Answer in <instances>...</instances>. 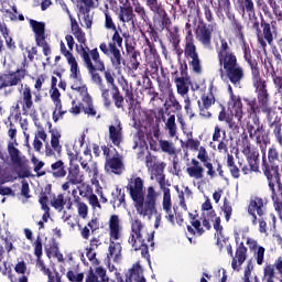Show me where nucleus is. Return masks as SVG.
<instances>
[{
	"label": "nucleus",
	"instance_id": "obj_39",
	"mask_svg": "<svg viewBox=\"0 0 282 282\" xmlns=\"http://www.w3.org/2000/svg\"><path fill=\"white\" fill-rule=\"evenodd\" d=\"M67 202H70V199L65 197L63 194H57L52 197L50 204L55 210L63 213L65 206H67Z\"/></svg>",
	"mask_w": 282,
	"mask_h": 282
},
{
	"label": "nucleus",
	"instance_id": "obj_45",
	"mask_svg": "<svg viewBox=\"0 0 282 282\" xmlns=\"http://www.w3.org/2000/svg\"><path fill=\"white\" fill-rule=\"evenodd\" d=\"M165 131H167L170 138H176L177 140V123H175V115H171L165 121Z\"/></svg>",
	"mask_w": 282,
	"mask_h": 282
},
{
	"label": "nucleus",
	"instance_id": "obj_29",
	"mask_svg": "<svg viewBox=\"0 0 282 282\" xmlns=\"http://www.w3.org/2000/svg\"><path fill=\"white\" fill-rule=\"evenodd\" d=\"M70 31L73 36H75L76 41L80 44L78 52H80V47H88V46H85V43H87V37L85 36V32L83 31V29H80V25H78V22L76 21V19H72Z\"/></svg>",
	"mask_w": 282,
	"mask_h": 282
},
{
	"label": "nucleus",
	"instance_id": "obj_55",
	"mask_svg": "<svg viewBox=\"0 0 282 282\" xmlns=\"http://www.w3.org/2000/svg\"><path fill=\"white\" fill-rule=\"evenodd\" d=\"M145 6L151 12H154V14H164V9L160 8L158 0H145Z\"/></svg>",
	"mask_w": 282,
	"mask_h": 282
},
{
	"label": "nucleus",
	"instance_id": "obj_44",
	"mask_svg": "<svg viewBox=\"0 0 282 282\" xmlns=\"http://www.w3.org/2000/svg\"><path fill=\"white\" fill-rule=\"evenodd\" d=\"M144 278V272L140 263H135L128 272V279L130 282L139 281L140 279Z\"/></svg>",
	"mask_w": 282,
	"mask_h": 282
},
{
	"label": "nucleus",
	"instance_id": "obj_50",
	"mask_svg": "<svg viewBox=\"0 0 282 282\" xmlns=\"http://www.w3.org/2000/svg\"><path fill=\"white\" fill-rule=\"evenodd\" d=\"M112 100L117 109H122L124 107V97L120 94V88L111 90Z\"/></svg>",
	"mask_w": 282,
	"mask_h": 282
},
{
	"label": "nucleus",
	"instance_id": "obj_46",
	"mask_svg": "<svg viewBox=\"0 0 282 282\" xmlns=\"http://www.w3.org/2000/svg\"><path fill=\"white\" fill-rule=\"evenodd\" d=\"M51 171L53 177H65V175H67V170H65V163L61 160L51 165Z\"/></svg>",
	"mask_w": 282,
	"mask_h": 282
},
{
	"label": "nucleus",
	"instance_id": "obj_64",
	"mask_svg": "<svg viewBox=\"0 0 282 282\" xmlns=\"http://www.w3.org/2000/svg\"><path fill=\"white\" fill-rule=\"evenodd\" d=\"M272 126L274 127L273 135H274L278 144H280V147H282V128H281V123H272Z\"/></svg>",
	"mask_w": 282,
	"mask_h": 282
},
{
	"label": "nucleus",
	"instance_id": "obj_3",
	"mask_svg": "<svg viewBox=\"0 0 282 282\" xmlns=\"http://www.w3.org/2000/svg\"><path fill=\"white\" fill-rule=\"evenodd\" d=\"M166 164L163 162L149 170L150 180H155L160 185L161 191H163V200L162 208L163 213H165V219L170 221V224H175V207H173V202L171 200V189L166 187V178L164 176V167Z\"/></svg>",
	"mask_w": 282,
	"mask_h": 282
},
{
	"label": "nucleus",
	"instance_id": "obj_22",
	"mask_svg": "<svg viewBox=\"0 0 282 282\" xmlns=\"http://www.w3.org/2000/svg\"><path fill=\"white\" fill-rule=\"evenodd\" d=\"M247 246H249L257 265H263L265 263V248L252 238H247Z\"/></svg>",
	"mask_w": 282,
	"mask_h": 282
},
{
	"label": "nucleus",
	"instance_id": "obj_27",
	"mask_svg": "<svg viewBox=\"0 0 282 282\" xmlns=\"http://www.w3.org/2000/svg\"><path fill=\"white\" fill-rule=\"evenodd\" d=\"M256 94L260 111H262V113H265L267 117L270 119V116H272V107L270 106V93H268V90H262Z\"/></svg>",
	"mask_w": 282,
	"mask_h": 282
},
{
	"label": "nucleus",
	"instance_id": "obj_35",
	"mask_svg": "<svg viewBox=\"0 0 282 282\" xmlns=\"http://www.w3.org/2000/svg\"><path fill=\"white\" fill-rule=\"evenodd\" d=\"M128 3H130L132 12L138 14L143 23H148L149 15L147 14V9L142 6V2H140V0H128Z\"/></svg>",
	"mask_w": 282,
	"mask_h": 282
},
{
	"label": "nucleus",
	"instance_id": "obj_30",
	"mask_svg": "<svg viewBox=\"0 0 282 282\" xmlns=\"http://www.w3.org/2000/svg\"><path fill=\"white\" fill-rule=\"evenodd\" d=\"M262 171H263V174L265 175V177H268V174L267 172H271V171H275L276 173V176H278V182L274 183V187L278 186V194H276V197L280 199V202L282 203V185H281V178L279 177V166L276 165H269L267 162H265V156L263 158V161H262Z\"/></svg>",
	"mask_w": 282,
	"mask_h": 282
},
{
	"label": "nucleus",
	"instance_id": "obj_20",
	"mask_svg": "<svg viewBox=\"0 0 282 282\" xmlns=\"http://www.w3.org/2000/svg\"><path fill=\"white\" fill-rule=\"evenodd\" d=\"M85 159L80 158V166L88 173L91 178V183L94 184V180L98 178V163L91 162V152L89 150L84 151Z\"/></svg>",
	"mask_w": 282,
	"mask_h": 282
},
{
	"label": "nucleus",
	"instance_id": "obj_9",
	"mask_svg": "<svg viewBox=\"0 0 282 282\" xmlns=\"http://www.w3.org/2000/svg\"><path fill=\"white\" fill-rule=\"evenodd\" d=\"M185 28L187 30L184 47L185 58L187 59V63L194 74H202V59H199V53H197V46L195 45L193 31H191V23H186Z\"/></svg>",
	"mask_w": 282,
	"mask_h": 282
},
{
	"label": "nucleus",
	"instance_id": "obj_62",
	"mask_svg": "<svg viewBox=\"0 0 282 282\" xmlns=\"http://www.w3.org/2000/svg\"><path fill=\"white\" fill-rule=\"evenodd\" d=\"M160 164H162L161 162H158V158L148 154L145 156V166L148 169V171H151V169H155V166H160Z\"/></svg>",
	"mask_w": 282,
	"mask_h": 282
},
{
	"label": "nucleus",
	"instance_id": "obj_18",
	"mask_svg": "<svg viewBox=\"0 0 282 282\" xmlns=\"http://www.w3.org/2000/svg\"><path fill=\"white\" fill-rule=\"evenodd\" d=\"M247 131L249 133V138L251 140H256L257 144H261L263 142V133H265V129H263V124H261L259 116H253L252 122L247 123Z\"/></svg>",
	"mask_w": 282,
	"mask_h": 282
},
{
	"label": "nucleus",
	"instance_id": "obj_28",
	"mask_svg": "<svg viewBox=\"0 0 282 282\" xmlns=\"http://www.w3.org/2000/svg\"><path fill=\"white\" fill-rule=\"evenodd\" d=\"M109 140L115 147H120V143L123 142L124 137L122 135V123L120 121L109 126Z\"/></svg>",
	"mask_w": 282,
	"mask_h": 282
},
{
	"label": "nucleus",
	"instance_id": "obj_51",
	"mask_svg": "<svg viewBox=\"0 0 282 282\" xmlns=\"http://www.w3.org/2000/svg\"><path fill=\"white\" fill-rule=\"evenodd\" d=\"M274 274H276V272L274 271V267L272 264L264 265L262 281L274 282Z\"/></svg>",
	"mask_w": 282,
	"mask_h": 282
},
{
	"label": "nucleus",
	"instance_id": "obj_42",
	"mask_svg": "<svg viewBox=\"0 0 282 282\" xmlns=\"http://www.w3.org/2000/svg\"><path fill=\"white\" fill-rule=\"evenodd\" d=\"M74 204L77 208L78 217H80V219H86L89 215V206H87L85 202L80 200L79 196L74 198Z\"/></svg>",
	"mask_w": 282,
	"mask_h": 282
},
{
	"label": "nucleus",
	"instance_id": "obj_31",
	"mask_svg": "<svg viewBox=\"0 0 282 282\" xmlns=\"http://www.w3.org/2000/svg\"><path fill=\"white\" fill-rule=\"evenodd\" d=\"M186 173L194 180H204V166L196 159H192V166L186 169Z\"/></svg>",
	"mask_w": 282,
	"mask_h": 282
},
{
	"label": "nucleus",
	"instance_id": "obj_16",
	"mask_svg": "<svg viewBox=\"0 0 282 282\" xmlns=\"http://www.w3.org/2000/svg\"><path fill=\"white\" fill-rule=\"evenodd\" d=\"M28 76V69L25 65L22 69H18L11 74L0 75V89L6 87H17L21 80H23Z\"/></svg>",
	"mask_w": 282,
	"mask_h": 282
},
{
	"label": "nucleus",
	"instance_id": "obj_8",
	"mask_svg": "<svg viewBox=\"0 0 282 282\" xmlns=\"http://www.w3.org/2000/svg\"><path fill=\"white\" fill-rule=\"evenodd\" d=\"M131 234L128 239V243L133 248V250H142L141 254L147 257L149 254V248L144 243V235L147 232V227L144 223L138 217H132L130 219Z\"/></svg>",
	"mask_w": 282,
	"mask_h": 282
},
{
	"label": "nucleus",
	"instance_id": "obj_2",
	"mask_svg": "<svg viewBox=\"0 0 282 282\" xmlns=\"http://www.w3.org/2000/svg\"><path fill=\"white\" fill-rule=\"evenodd\" d=\"M78 54L83 58L84 65L91 76L93 83H95L98 88L105 86L102 77L98 74V72H105V62L100 58L98 48L89 50V47L80 46Z\"/></svg>",
	"mask_w": 282,
	"mask_h": 282
},
{
	"label": "nucleus",
	"instance_id": "obj_54",
	"mask_svg": "<svg viewBox=\"0 0 282 282\" xmlns=\"http://www.w3.org/2000/svg\"><path fill=\"white\" fill-rule=\"evenodd\" d=\"M241 8L242 17L243 14H246V12L249 14V17H252V14H254V2L252 0H242Z\"/></svg>",
	"mask_w": 282,
	"mask_h": 282
},
{
	"label": "nucleus",
	"instance_id": "obj_52",
	"mask_svg": "<svg viewBox=\"0 0 282 282\" xmlns=\"http://www.w3.org/2000/svg\"><path fill=\"white\" fill-rule=\"evenodd\" d=\"M104 78H105L108 87H111V91H113L115 89H118V86L116 85V73L105 69Z\"/></svg>",
	"mask_w": 282,
	"mask_h": 282
},
{
	"label": "nucleus",
	"instance_id": "obj_19",
	"mask_svg": "<svg viewBox=\"0 0 282 282\" xmlns=\"http://www.w3.org/2000/svg\"><path fill=\"white\" fill-rule=\"evenodd\" d=\"M127 188L132 199L144 196V180L138 175H132L128 181Z\"/></svg>",
	"mask_w": 282,
	"mask_h": 282
},
{
	"label": "nucleus",
	"instance_id": "obj_10",
	"mask_svg": "<svg viewBox=\"0 0 282 282\" xmlns=\"http://www.w3.org/2000/svg\"><path fill=\"white\" fill-rule=\"evenodd\" d=\"M217 30V23L207 24L200 21L195 30L196 41L205 47L210 50L213 47V33Z\"/></svg>",
	"mask_w": 282,
	"mask_h": 282
},
{
	"label": "nucleus",
	"instance_id": "obj_60",
	"mask_svg": "<svg viewBox=\"0 0 282 282\" xmlns=\"http://www.w3.org/2000/svg\"><path fill=\"white\" fill-rule=\"evenodd\" d=\"M8 137L10 138L8 144H19L17 141V126L14 123H9Z\"/></svg>",
	"mask_w": 282,
	"mask_h": 282
},
{
	"label": "nucleus",
	"instance_id": "obj_25",
	"mask_svg": "<svg viewBox=\"0 0 282 282\" xmlns=\"http://www.w3.org/2000/svg\"><path fill=\"white\" fill-rule=\"evenodd\" d=\"M174 83L180 96H188V89L191 87V77L187 72H181V76L174 78Z\"/></svg>",
	"mask_w": 282,
	"mask_h": 282
},
{
	"label": "nucleus",
	"instance_id": "obj_37",
	"mask_svg": "<svg viewBox=\"0 0 282 282\" xmlns=\"http://www.w3.org/2000/svg\"><path fill=\"white\" fill-rule=\"evenodd\" d=\"M209 219L213 223L214 229L216 230L215 237L217 239V243L219 245V240L224 239V227L221 226V218L217 217L215 212H210Z\"/></svg>",
	"mask_w": 282,
	"mask_h": 282
},
{
	"label": "nucleus",
	"instance_id": "obj_59",
	"mask_svg": "<svg viewBox=\"0 0 282 282\" xmlns=\"http://www.w3.org/2000/svg\"><path fill=\"white\" fill-rule=\"evenodd\" d=\"M48 203L50 198L47 197V194L41 193L39 195V204H41V208L44 210V213H46V215L50 213V205H47Z\"/></svg>",
	"mask_w": 282,
	"mask_h": 282
},
{
	"label": "nucleus",
	"instance_id": "obj_5",
	"mask_svg": "<svg viewBox=\"0 0 282 282\" xmlns=\"http://www.w3.org/2000/svg\"><path fill=\"white\" fill-rule=\"evenodd\" d=\"M108 235H109V248H108V259L109 261H120L122 254V245L120 239H122V225L120 224L119 215H111L108 220Z\"/></svg>",
	"mask_w": 282,
	"mask_h": 282
},
{
	"label": "nucleus",
	"instance_id": "obj_38",
	"mask_svg": "<svg viewBox=\"0 0 282 282\" xmlns=\"http://www.w3.org/2000/svg\"><path fill=\"white\" fill-rule=\"evenodd\" d=\"M36 268L40 270V272H43L45 276H48L47 282H61V275H58V273L53 275L52 270H50V268L45 265V262L43 261V259L41 258L36 259Z\"/></svg>",
	"mask_w": 282,
	"mask_h": 282
},
{
	"label": "nucleus",
	"instance_id": "obj_33",
	"mask_svg": "<svg viewBox=\"0 0 282 282\" xmlns=\"http://www.w3.org/2000/svg\"><path fill=\"white\" fill-rule=\"evenodd\" d=\"M18 147L19 143H8V153L14 166H23V156H21V151L17 149Z\"/></svg>",
	"mask_w": 282,
	"mask_h": 282
},
{
	"label": "nucleus",
	"instance_id": "obj_14",
	"mask_svg": "<svg viewBox=\"0 0 282 282\" xmlns=\"http://www.w3.org/2000/svg\"><path fill=\"white\" fill-rule=\"evenodd\" d=\"M265 206H268V198H261L254 196L250 199L248 213L251 215V221L253 226H257V215L263 217L265 215Z\"/></svg>",
	"mask_w": 282,
	"mask_h": 282
},
{
	"label": "nucleus",
	"instance_id": "obj_7",
	"mask_svg": "<svg viewBox=\"0 0 282 282\" xmlns=\"http://www.w3.org/2000/svg\"><path fill=\"white\" fill-rule=\"evenodd\" d=\"M132 200L134 202V208L138 215L141 217H148V219H151V217L158 213V208H155L158 192H155L153 186L148 187L145 197L143 195Z\"/></svg>",
	"mask_w": 282,
	"mask_h": 282
},
{
	"label": "nucleus",
	"instance_id": "obj_41",
	"mask_svg": "<svg viewBox=\"0 0 282 282\" xmlns=\"http://www.w3.org/2000/svg\"><path fill=\"white\" fill-rule=\"evenodd\" d=\"M243 101L247 106V113L250 118H254V116H258L259 111H261V108L259 104L257 102V98H243Z\"/></svg>",
	"mask_w": 282,
	"mask_h": 282
},
{
	"label": "nucleus",
	"instance_id": "obj_57",
	"mask_svg": "<svg viewBox=\"0 0 282 282\" xmlns=\"http://www.w3.org/2000/svg\"><path fill=\"white\" fill-rule=\"evenodd\" d=\"M46 254H48V257H55L59 263H63L64 261L63 253H61V251L58 250V246L56 245H53L51 249L46 248Z\"/></svg>",
	"mask_w": 282,
	"mask_h": 282
},
{
	"label": "nucleus",
	"instance_id": "obj_49",
	"mask_svg": "<svg viewBox=\"0 0 282 282\" xmlns=\"http://www.w3.org/2000/svg\"><path fill=\"white\" fill-rule=\"evenodd\" d=\"M83 111L86 116L90 118H96L98 111H96V107H94V99H88L87 101L83 102Z\"/></svg>",
	"mask_w": 282,
	"mask_h": 282
},
{
	"label": "nucleus",
	"instance_id": "obj_32",
	"mask_svg": "<svg viewBox=\"0 0 282 282\" xmlns=\"http://www.w3.org/2000/svg\"><path fill=\"white\" fill-rule=\"evenodd\" d=\"M261 28L263 41H265L269 45H272L274 43V36H276V28L270 25V23L263 20L261 21Z\"/></svg>",
	"mask_w": 282,
	"mask_h": 282
},
{
	"label": "nucleus",
	"instance_id": "obj_47",
	"mask_svg": "<svg viewBox=\"0 0 282 282\" xmlns=\"http://www.w3.org/2000/svg\"><path fill=\"white\" fill-rule=\"evenodd\" d=\"M104 15H105L104 28L106 30H111L112 32H116V30H118V28L116 26V22H113L111 12H109V4H105Z\"/></svg>",
	"mask_w": 282,
	"mask_h": 282
},
{
	"label": "nucleus",
	"instance_id": "obj_43",
	"mask_svg": "<svg viewBox=\"0 0 282 282\" xmlns=\"http://www.w3.org/2000/svg\"><path fill=\"white\" fill-rule=\"evenodd\" d=\"M159 147L163 153H166L167 155H176L177 153V148H175V143L160 139L159 140Z\"/></svg>",
	"mask_w": 282,
	"mask_h": 282
},
{
	"label": "nucleus",
	"instance_id": "obj_26",
	"mask_svg": "<svg viewBox=\"0 0 282 282\" xmlns=\"http://www.w3.org/2000/svg\"><path fill=\"white\" fill-rule=\"evenodd\" d=\"M250 69H251V82L256 89V94L268 90V85L265 84V80L261 78V70L259 69V64L256 66H251Z\"/></svg>",
	"mask_w": 282,
	"mask_h": 282
},
{
	"label": "nucleus",
	"instance_id": "obj_36",
	"mask_svg": "<svg viewBox=\"0 0 282 282\" xmlns=\"http://www.w3.org/2000/svg\"><path fill=\"white\" fill-rule=\"evenodd\" d=\"M59 50H61V54L65 56L70 67V72L78 69V62L76 61V57H74V54H72V51H67V46H65V42L62 41L59 43Z\"/></svg>",
	"mask_w": 282,
	"mask_h": 282
},
{
	"label": "nucleus",
	"instance_id": "obj_4",
	"mask_svg": "<svg viewBox=\"0 0 282 282\" xmlns=\"http://www.w3.org/2000/svg\"><path fill=\"white\" fill-rule=\"evenodd\" d=\"M51 134V145L50 142H47V132H45V129L40 128L34 133V140H33V149L36 151V153H41L43 150V142L45 143V155L46 158H53V155H61L63 151V145L61 144V131L58 129H52L50 130Z\"/></svg>",
	"mask_w": 282,
	"mask_h": 282
},
{
	"label": "nucleus",
	"instance_id": "obj_34",
	"mask_svg": "<svg viewBox=\"0 0 282 282\" xmlns=\"http://www.w3.org/2000/svg\"><path fill=\"white\" fill-rule=\"evenodd\" d=\"M29 23L35 34V43H39L40 41H45V39H47V36L45 35V22L30 20Z\"/></svg>",
	"mask_w": 282,
	"mask_h": 282
},
{
	"label": "nucleus",
	"instance_id": "obj_48",
	"mask_svg": "<svg viewBox=\"0 0 282 282\" xmlns=\"http://www.w3.org/2000/svg\"><path fill=\"white\" fill-rule=\"evenodd\" d=\"M240 41H242L241 50L243 52V58L248 63V65L250 67H254V66L259 65V63H257L256 59H252L250 46L248 45V43H246V40L242 39Z\"/></svg>",
	"mask_w": 282,
	"mask_h": 282
},
{
	"label": "nucleus",
	"instance_id": "obj_63",
	"mask_svg": "<svg viewBox=\"0 0 282 282\" xmlns=\"http://www.w3.org/2000/svg\"><path fill=\"white\" fill-rule=\"evenodd\" d=\"M66 276H67L68 281H70V282H83V279H85V274L77 273L75 271H68L66 273Z\"/></svg>",
	"mask_w": 282,
	"mask_h": 282
},
{
	"label": "nucleus",
	"instance_id": "obj_17",
	"mask_svg": "<svg viewBox=\"0 0 282 282\" xmlns=\"http://www.w3.org/2000/svg\"><path fill=\"white\" fill-rule=\"evenodd\" d=\"M227 91L229 94L228 107L231 111V115L235 116L238 122H241L243 119V102H241V97L235 95L232 91V86L230 85L228 86Z\"/></svg>",
	"mask_w": 282,
	"mask_h": 282
},
{
	"label": "nucleus",
	"instance_id": "obj_56",
	"mask_svg": "<svg viewBox=\"0 0 282 282\" xmlns=\"http://www.w3.org/2000/svg\"><path fill=\"white\" fill-rule=\"evenodd\" d=\"M214 102H215V96H213V94L203 95L202 99L198 100V107H207L210 109Z\"/></svg>",
	"mask_w": 282,
	"mask_h": 282
},
{
	"label": "nucleus",
	"instance_id": "obj_1",
	"mask_svg": "<svg viewBox=\"0 0 282 282\" xmlns=\"http://www.w3.org/2000/svg\"><path fill=\"white\" fill-rule=\"evenodd\" d=\"M218 62L220 68L218 69V74L220 78L227 76L230 84L238 89H241V80L246 77V73L243 72V67L237 63V55L232 53L230 45H228V41L226 39L220 37V46L217 50ZM224 69L225 74L224 75Z\"/></svg>",
	"mask_w": 282,
	"mask_h": 282
},
{
	"label": "nucleus",
	"instance_id": "obj_13",
	"mask_svg": "<svg viewBox=\"0 0 282 282\" xmlns=\"http://www.w3.org/2000/svg\"><path fill=\"white\" fill-rule=\"evenodd\" d=\"M21 97L19 98V104L21 105L22 116L34 115V99H32V88L28 85L20 90Z\"/></svg>",
	"mask_w": 282,
	"mask_h": 282
},
{
	"label": "nucleus",
	"instance_id": "obj_21",
	"mask_svg": "<svg viewBox=\"0 0 282 282\" xmlns=\"http://www.w3.org/2000/svg\"><path fill=\"white\" fill-rule=\"evenodd\" d=\"M105 171L108 175H111V173L115 175H122V173H124V162L122 161V156L117 154L111 159H106Z\"/></svg>",
	"mask_w": 282,
	"mask_h": 282
},
{
	"label": "nucleus",
	"instance_id": "obj_23",
	"mask_svg": "<svg viewBox=\"0 0 282 282\" xmlns=\"http://www.w3.org/2000/svg\"><path fill=\"white\" fill-rule=\"evenodd\" d=\"M246 259H248V248H246L243 242H240L236 249L235 257H232L231 260L232 270L239 272L243 263H246Z\"/></svg>",
	"mask_w": 282,
	"mask_h": 282
},
{
	"label": "nucleus",
	"instance_id": "obj_12",
	"mask_svg": "<svg viewBox=\"0 0 282 282\" xmlns=\"http://www.w3.org/2000/svg\"><path fill=\"white\" fill-rule=\"evenodd\" d=\"M77 3H80L79 12L83 14L82 21L85 28L91 30V25H94V15L89 12L100 6V0H77Z\"/></svg>",
	"mask_w": 282,
	"mask_h": 282
},
{
	"label": "nucleus",
	"instance_id": "obj_24",
	"mask_svg": "<svg viewBox=\"0 0 282 282\" xmlns=\"http://www.w3.org/2000/svg\"><path fill=\"white\" fill-rule=\"evenodd\" d=\"M121 7L119 8L118 19L121 23H133V18L135 13H133V7L129 0H118Z\"/></svg>",
	"mask_w": 282,
	"mask_h": 282
},
{
	"label": "nucleus",
	"instance_id": "obj_58",
	"mask_svg": "<svg viewBox=\"0 0 282 282\" xmlns=\"http://www.w3.org/2000/svg\"><path fill=\"white\" fill-rule=\"evenodd\" d=\"M185 147L191 149V151H199V140L193 139V133H189L187 134Z\"/></svg>",
	"mask_w": 282,
	"mask_h": 282
},
{
	"label": "nucleus",
	"instance_id": "obj_53",
	"mask_svg": "<svg viewBox=\"0 0 282 282\" xmlns=\"http://www.w3.org/2000/svg\"><path fill=\"white\" fill-rule=\"evenodd\" d=\"M253 30L257 31V41L260 45V47L263 50V52L265 53L268 50V42H265V40H263V34H261V30L259 29V22H256L253 24Z\"/></svg>",
	"mask_w": 282,
	"mask_h": 282
},
{
	"label": "nucleus",
	"instance_id": "obj_61",
	"mask_svg": "<svg viewBox=\"0 0 282 282\" xmlns=\"http://www.w3.org/2000/svg\"><path fill=\"white\" fill-rule=\"evenodd\" d=\"M50 94H51V99L53 100L55 107L57 109H61V105L63 104L61 101V91H58V88H52Z\"/></svg>",
	"mask_w": 282,
	"mask_h": 282
},
{
	"label": "nucleus",
	"instance_id": "obj_11",
	"mask_svg": "<svg viewBox=\"0 0 282 282\" xmlns=\"http://www.w3.org/2000/svg\"><path fill=\"white\" fill-rule=\"evenodd\" d=\"M69 80L72 83L70 88L73 91H77L82 98V102H86L91 99L87 86L83 84V75H80V68L70 70Z\"/></svg>",
	"mask_w": 282,
	"mask_h": 282
},
{
	"label": "nucleus",
	"instance_id": "obj_6",
	"mask_svg": "<svg viewBox=\"0 0 282 282\" xmlns=\"http://www.w3.org/2000/svg\"><path fill=\"white\" fill-rule=\"evenodd\" d=\"M113 32L112 42L108 45L102 42L99 45V50L105 54V56H109L113 69L120 72V69H122V65H124V57H122V51H120L122 50V36L120 35V32H118V29Z\"/></svg>",
	"mask_w": 282,
	"mask_h": 282
},
{
	"label": "nucleus",
	"instance_id": "obj_15",
	"mask_svg": "<svg viewBox=\"0 0 282 282\" xmlns=\"http://www.w3.org/2000/svg\"><path fill=\"white\" fill-rule=\"evenodd\" d=\"M85 182V174L80 172V165H70L66 182L62 184V191L67 192L72 186L83 184Z\"/></svg>",
	"mask_w": 282,
	"mask_h": 282
},
{
	"label": "nucleus",
	"instance_id": "obj_40",
	"mask_svg": "<svg viewBox=\"0 0 282 282\" xmlns=\"http://www.w3.org/2000/svg\"><path fill=\"white\" fill-rule=\"evenodd\" d=\"M112 199L110 204H112L113 208H120V206H127V202L124 200V192L122 188L116 187V191L111 193Z\"/></svg>",
	"mask_w": 282,
	"mask_h": 282
}]
</instances>
